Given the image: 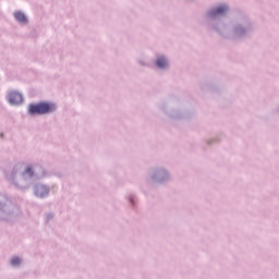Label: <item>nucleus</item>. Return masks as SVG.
<instances>
[{"label":"nucleus","instance_id":"obj_3","mask_svg":"<svg viewBox=\"0 0 279 279\" xmlns=\"http://www.w3.org/2000/svg\"><path fill=\"white\" fill-rule=\"evenodd\" d=\"M228 12V8L226 5L218 7L215 10L209 12V16H219V14H226Z\"/></svg>","mask_w":279,"mask_h":279},{"label":"nucleus","instance_id":"obj_2","mask_svg":"<svg viewBox=\"0 0 279 279\" xmlns=\"http://www.w3.org/2000/svg\"><path fill=\"white\" fill-rule=\"evenodd\" d=\"M8 100L11 106H19V104H23V96L17 92H11L9 93Z\"/></svg>","mask_w":279,"mask_h":279},{"label":"nucleus","instance_id":"obj_7","mask_svg":"<svg viewBox=\"0 0 279 279\" xmlns=\"http://www.w3.org/2000/svg\"><path fill=\"white\" fill-rule=\"evenodd\" d=\"M25 173H28V174H31V175H34V173L32 172V168H26Z\"/></svg>","mask_w":279,"mask_h":279},{"label":"nucleus","instance_id":"obj_5","mask_svg":"<svg viewBox=\"0 0 279 279\" xmlns=\"http://www.w3.org/2000/svg\"><path fill=\"white\" fill-rule=\"evenodd\" d=\"M157 66L165 69V66H167V59H165V57L157 59Z\"/></svg>","mask_w":279,"mask_h":279},{"label":"nucleus","instance_id":"obj_4","mask_svg":"<svg viewBox=\"0 0 279 279\" xmlns=\"http://www.w3.org/2000/svg\"><path fill=\"white\" fill-rule=\"evenodd\" d=\"M14 16L20 23H27V17H25V14L23 12H16L14 13Z\"/></svg>","mask_w":279,"mask_h":279},{"label":"nucleus","instance_id":"obj_1","mask_svg":"<svg viewBox=\"0 0 279 279\" xmlns=\"http://www.w3.org/2000/svg\"><path fill=\"white\" fill-rule=\"evenodd\" d=\"M56 104L53 102H38L28 106L29 114H49V112H54Z\"/></svg>","mask_w":279,"mask_h":279},{"label":"nucleus","instance_id":"obj_6","mask_svg":"<svg viewBox=\"0 0 279 279\" xmlns=\"http://www.w3.org/2000/svg\"><path fill=\"white\" fill-rule=\"evenodd\" d=\"M11 265H13V266L21 265V259L19 257L12 258Z\"/></svg>","mask_w":279,"mask_h":279}]
</instances>
